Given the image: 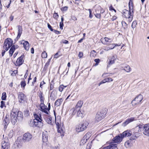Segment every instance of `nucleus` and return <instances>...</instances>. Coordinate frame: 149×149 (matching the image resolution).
Returning a JSON list of instances; mask_svg holds the SVG:
<instances>
[{
	"instance_id": "nucleus-3",
	"label": "nucleus",
	"mask_w": 149,
	"mask_h": 149,
	"mask_svg": "<svg viewBox=\"0 0 149 149\" xmlns=\"http://www.w3.org/2000/svg\"><path fill=\"white\" fill-rule=\"evenodd\" d=\"M88 123L87 121H84L83 123L77 125L76 127V130L77 132H81L86 130L88 126Z\"/></svg>"
},
{
	"instance_id": "nucleus-45",
	"label": "nucleus",
	"mask_w": 149,
	"mask_h": 149,
	"mask_svg": "<svg viewBox=\"0 0 149 149\" xmlns=\"http://www.w3.org/2000/svg\"><path fill=\"white\" fill-rule=\"evenodd\" d=\"M117 57L116 55H115L113 56L111 58H109V59L111 61H113L114 62L115 60L117 58Z\"/></svg>"
},
{
	"instance_id": "nucleus-28",
	"label": "nucleus",
	"mask_w": 149,
	"mask_h": 149,
	"mask_svg": "<svg viewBox=\"0 0 149 149\" xmlns=\"http://www.w3.org/2000/svg\"><path fill=\"white\" fill-rule=\"evenodd\" d=\"M23 46L25 49L28 51L29 48V43L27 41H24L23 43Z\"/></svg>"
},
{
	"instance_id": "nucleus-25",
	"label": "nucleus",
	"mask_w": 149,
	"mask_h": 149,
	"mask_svg": "<svg viewBox=\"0 0 149 149\" xmlns=\"http://www.w3.org/2000/svg\"><path fill=\"white\" fill-rule=\"evenodd\" d=\"M44 119L49 124H52V118L49 115L45 116Z\"/></svg>"
},
{
	"instance_id": "nucleus-22",
	"label": "nucleus",
	"mask_w": 149,
	"mask_h": 149,
	"mask_svg": "<svg viewBox=\"0 0 149 149\" xmlns=\"http://www.w3.org/2000/svg\"><path fill=\"white\" fill-rule=\"evenodd\" d=\"M122 136L124 137H128L131 135L132 134V132L129 130H127L123 132L122 134H120Z\"/></svg>"
},
{
	"instance_id": "nucleus-46",
	"label": "nucleus",
	"mask_w": 149,
	"mask_h": 149,
	"mask_svg": "<svg viewBox=\"0 0 149 149\" xmlns=\"http://www.w3.org/2000/svg\"><path fill=\"white\" fill-rule=\"evenodd\" d=\"M53 17L54 19H57L59 17V15L57 13H54L53 14Z\"/></svg>"
},
{
	"instance_id": "nucleus-7",
	"label": "nucleus",
	"mask_w": 149,
	"mask_h": 149,
	"mask_svg": "<svg viewBox=\"0 0 149 149\" xmlns=\"http://www.w3.org/2000/svg\"><path fill=\"white\" fill-rule=\"evenodd\" d=\"M136 127L134 129V132H133V135L132 136L130 139L127 142H126L125 143H127L128 145L130 144L129 142H130L132 140H135L139 136V132H138V129H137Z\"/></svg>"
},
{
	"instance_id": "nucleus-18",
	"label": "nucleus",
	"mask_w": 149,
	"mask_h": 149,
	"mask_svg": "<svg viewBox=\"0 0 149 149\" xmlns=\"http://www.w3.org/2000/svg\"><path fill=\"white\" fill-rule=\"evenodd\" d=\"M143 133L144 135L149 136V123L143 126Z\"/></svg>"
},
{
	"instance_id": "nucleus-59",
	"label": "nucleus",
	"mask_w": 149,
	"mask_h": 149,
	"mask_svg": "<svg viewBox=\"0 0 149 149\" xmlns=\"http://www.w3.org/2000/svg\"><path fill=\"white\" fill-rule=\"evenodd\" d=\"M104 49L105 50L108 51L111 50V49H110L109 47L108 46V47H105L104 48Z\"/></svg>"
},
{
	"instance_id": "nucleus-5",
	"label": "nucleus",
	"mask_w": 149,
	"mask_h": 149,
	"mask_svg": "<svg viewBox=\"0 0 149 149\" xmlns=\"http://www.w3.org/2000/svg\"><path fill=\"white\" fill-rule=\"evenodd\" d=\"M13 41L10 38H7L4 41L3 48L7 51L8 49L12 46L13 44Z\"/></svg>"
},
{
	"instance_id": "nucleus-29",
	"label": "nucleus",
	"mask_w": 149,
	"mask_h": 149,
	"mask_svg": "<svg viewBox=\"0 0 149 149\" xmlns=\"http://www.w3.org/2000/svg\"><path fill=\"white\" fill-rule=\"evenodd\" d=\"M18 35L17 37V38H19L22 33V27L20 26H18Z\"/></svg>"
},
{
	"instance_id": "nucleus-13",
	"label": "nucleus",
	"mask_w": 149,
	"mask_h": 149,
	"mask_svg": "<svg viewBox=\"0 0 149 149\" xmlns=\"http://www.w3.org/2000/svg\"><path fill=\"white\" fill-rule=\"evenodd\" d=\"M101 41L103 44L104 45H109L110 43L112 42L113 39L108 37L102 38L101 39Z\"/></svg>"
},
{
	"instance_id": "nucleus-60",
	"label": "nucleus",
	"mask_w": 149,
	"mask_h": 149,
	"mask_svg": "<svg viewBox=\"0 0 149 149\" xmlns=\"http://www.w3.org/2000/svg\"><path fill=\"white\" fill-rule=\"evenodd\" d=\"M36 81V77H35L33 79V80L32 82V85L34 86V83Z\"/></svg>"
},
{
	"instance_id": "nucleus-57",
	"label": "nucleus",
	"mask_w": 149,
	"mask_h": 149,
	"mask_svg": "<svg viewBox=\"0 0 149 149\" xmlns=\"http://www.w3.org/2000/svg\"><path fill=\"white\" fill-rule=\"evenodd\" d=\"M63 22H60V29H63Z\"/></svg>"
},
{
	"instance_id": "nucleus-9",
	"label": "nucleus",
	"mask_w": 149,
	"mask_h": 149,
	"mask_svg": "<svg viewBox=\"0 0 149 149\" xmlns=\"http://www.w3.org/2000/svg\"><path fill=\"white\" fill-rule=\"evenodd\" d=\"M10 144L8 138H5L1 142V149H9Z\"/></svg>"
},
{
	"instance_id": "nucleus-35",
	"label": "nucleus",
	"mask_w": 149,
	"mask_h": 149,
	"mask_svg": "<svg viewBox=\"0 0 149 149\" xmlns=\"http://www.w3.org/2000/svg\"><path fill=\"white\" fill-rule=\"evenodd\" d=\"M50 99L52 100H54L56 99V97L53 93V91L52 92L50 96Z\"/></svg>"
},
{
	"instance_id": "nucleus-15",
	"label": "nucleus",
	"mask_w": 149,
	"mask_h": 149,
	"mask_svg": "<svg viewBox=\"0 0 149 149\" xmlns=\"http://www.w3.org/2000/svg\"><path fill=\"white\" fill-rule=\"evenodd\" d=\"M24 56L22 55L17 59L15 65L16 66H20L24 62Z\"/></svg>"
},
{
	"instance_id": "nucleus-34",
	"label": "nucleus",
	"mask_w": 149,
	"mask_h": 149,
	"mask_svg": "<svg viewBox=\"0 0 149 149\" xmlns=\"http://www.w3.org/2000/svg\"><path fill=\"white\" fill-rule=\"evenodd\" d=\"M137 129H138V132L140 133L142 130H143V125H140L136 126Z\"/></svg>"
},
{
	"instance_id": "nucleus-21",
	"label": "nucleus",
	"mask_w": 149,
	"mask_h": 149,
	"mask_svg": "<svg viewBox=\"0 0 149 149\" xmlns=\"http://www.w3.org/2000/svg\"><path fill=\"white\" fill-rule=\"evenodd\" d=\"M18 98L19 102H22L24 101L25 98L24 94L22 92H19L18 95Z\"/></svg>"
},
{
	"instance_id": "nucleus-43",
	"label": "nucleus",
	"mask_w": 149,
	"mask_h": 149,
	"mask_svg": "<svg viewBox=\"0 0 149 149\" xmlns=\"http://www.w3.org/2000/svg\"><path fill=\"white\" fill-rule=\"evenodd\" d=\"M92 145V141L88 143L86 148L87 149H90L91 148Z\"/></svg>"
},
{
	"instance_id": "nucleus-8",
	"label": "nucleus",
	"mask_w": 149,
	"mask_h": 149,
	"mask_svg": "<svg viewBox=\"0 0 149 149\" xmlns=\"http://www.w3.org/2000/svg\"><path fill=\"white\" fill-rule=\"evenodd\" d=\"M106 113L105 112H104V111L102 110L98 112L95 116V121L98 122L100 121L105 117Z\"/></svg>"
},
{
	"instance_id": "nucleus-33",
	"label": "nucleus",
	"mask_w": 149,
	"mask_h": 149,
	"mask_svg": "<svg viewBox=\"0 0 149 149\" xmlns=\"http://www.w3.org/2000/svg\"><path fill=\"white\" fill-rule=\"evenodd\" d=\"M87 140L85 138H83L81 140L80 142V145L82 146L86 142Z\"/></svg>"
},
{
	"instance_id": "nucleus-30",
	"label": "nucleus",
	"mask_w": 149,
	"mask_h": 149,
	"mask_svg": "<svg viewBox=\"0 0 149 149\" xmlns=\"http://www.w3.org/2000/svg\"><path fill=\"white\" fill-rule=\"evenodd\" d=\"M123 70L127 72H130L131 70V69L130 66L127 65L124 67Z\"/></svg>"
},
{
	"instance_id": "nucleus-61",
	"label": "nucleus",
	"mask_w": 149,
	"mask_h": 149,
	"mask_svg": "<svg viewBox=\"0 0 149 149\" xmlns=\"http://www.w3.org/2000/svg\"><path fill=\"white\" fill-rule=\"evenodd\" d=\"M62 42L63 43L65 44H68L69 42L68 41L66 40H62Z\"/></svg>"
},
{
	"instance_id": "nucleus-47",
	"label": "nucleus",
	"mask_w": 149,
	"mask_h": 149,
	"mask_svg": "<svg viewBox=\"0 0 149 149\" xmlns=\"http://www.w3.org/2000/svg\"><path fill=\"white\" fill-rule=\"evenodd\" d=\"M68 6H65L61 8V10L62 11H65L68 10Z\"/></svg>"
},
{
	"instance_id": "nucleus-4",
	"label": "nucleus",
	"mask_w": 149,
	"mask_h": 149,
	"mask_svg": "<svg viewBox=\"0 0 149 149\" xmlns=\"http://www.w3.org/2000/svg\"><path fill=\"white\" fill-rule=\"evenodd\" d=\"M55 116V114H54ZM55 123L56 124V127L57 129V131L58 133H60V135L63 137L64 136V133L65 132V130L64 127H63V126H62L61 124H60V120H57L56 118V116H55Z\"/></svg>"
},
{
	"instance_id": "nucleus-62",
	"label": "nucleus",
	"mask_w": 149,
	"mask_h": 149,
	"mask_svg": "<svg viewBox=\"0 0 149 149\" xmlns=\"http://www.w3.org/2000/svg\"><path fill=\"white\" fill-rule=\"evenodd\" d=\"M28 70H27L26 71V73L24 75V78L25 79L26 78L28 75Z\"/></svg>"
},
{
	"instance_id": "nucleus-42",
	"label": "nucleus",
	"mask_w": 149,
	"mask_h": 149,
	"mask_svg": "<svg viewBox=\"0 0 149 149\" xmlns=\"http://www.w3.org/2000/svg\"><path fill=\"white\" fill-rule=\"evenodd\" d=\"M41 56L42 58H45L47 57V53L45 51H43L41 54Z\"/></svg>"
},
{
	"instance_id": "nucleus-16",
	"label": "nucleus",
	"mask_w": 149,
	"mask_h": 149,
	"mask_svg": "<svg viewBox=\"0 0 149 149\" xmlns=\"http://www.w3.org/2000/svg\"><path fill=\"white\" fill-rule=\"evenodd\" d=\"M123 139V136L121 134L118 136H116L112 139V141L114 143H120Z\"/></svg>"
},
{
	"instance_id": "nucleus-27",
	"label": "nucleus",
	"mask_w": 149,
	"mask_h": 149,
	"mask_svg": "<svg viewBox=\"0 0 149 149\" xmlns=\"http://www.w3.org/2000/svg\"><path fill=\"white\" fill-rule=\"evenodd\" d=\"M63 100L62 98H60L57 100L55 102V105L56 107L60 106L63 102Z\"/></svg>"
},
{
	"instance_id": "nucleus-39",
	"label": "nucleus",
	"mask_w": 149,
	"mask_h": 149,
	"mask_svg": "<svg viewBox=\"0 0 149 149\" xmlns=\"http://www.w3.org/2000/svg\"><path fill=\"white\" fill-rule=\"evenodd\" d=\"M6 95L5 92H3L2 94L1 97V99L3 100H5L6 99Z\"/></svg>"
},
{
	"instance_id": "nucleus-40",
	"label": "nucleus",
	"mask_w": 149,
	"mask_h": 149,
	"mask_svg": "<svg viewBox=\"0 0 149 149\" xmlns=\"http://www.w3.org/2000/svg\"><path fill=\"white\" fill-rule=\"evenodd\" d=\"M90 56L91 57H94L96 55V52L94 50H92L90 53Z\"/></svg>"
},
{
	"instance_id": "nucleus-54",
	"label": "nucleus",
	"mask_w": 149,
	"mask_h": 149,
	"mask_svg": "<svg viewBox=\"0 0 149 149\" xmlns=\"http://www.w3.org/2000/svg\"><path fill=\"white\" fill-rule=\"evenodd\" d=\"M13 130L10 131L9 134V137L11 138L13 136Z\"/></svg>"
},
{
	"instance_id": "nucleus-23",
	"label": "nucleus",
	"mask_w": 149,
	"mask_h": 149,
	"mask_svg": "<svg viewBox=\"0 0 149 149\" xmlns=\"http://www.w3.org/2000/svg\"><path fill=\"white\" fill-rule=\"evenodd\" d=\"M134 117H131L127 119L126 121L124 122L122 124V125L123 126H126L129 123L134 121Z\"/></svg>"
},
{
	"instance_id": "nucleus-20",
	"label": "nucleus",
	"mask_w": 149,
	"mask_h": 149,
	"mask_svg": "<svg viewBox=\"0 0 149 149\" xmlns=\"http://www.w3.org/2000/svg\"><path fill=\"white\" fill-rule=\"evenodd\" d=\"M70 111L71 112H72V114L73 115H75L76 113L77 112V116L80 117L81 118H82L84 117L83 114V113L81 112V111H80V110H76V111H74V110H72V109H71Z\"/></svg>"
},
{
	"instance_id": "nucleus-53",
	"label": "nucleus",
	"mask_w": 149,
	"mask_h": 149,
	"mask_svg": "<svg viewBox=\"0 0 149 149\" xmlns=\"http://www.w3.org/2000/svg\"><path fill=\"white\" fill-rule=\"evenodd\" d=\"M47 26L48 29H49L51 31H54V29L52 28V26L49 23H47Z\"/></svg>"
},
{
	"instance_id": "nucleus-51",
	"label": "nucleus",
	"mask_w": 149,
	"mask_h": 149,
	"mask_svg": "<svg viewBox=\"0 0 149 149\" xmlns=\"http://www.w3.org/2000/svg\"><path fill=\"white\" fill-rule=\"evenodd\" d=\"M83 56V53L82 52H79L78 54V57L79 58H81Z\"/></svg>"
},
{
	"instance_id": "nucleus-1",
	"label": "nucleus",
	"mask_w": 149,
	"mask_h": 149,
	"mask_svg": "<svg viewBox=\"0 0 149 149\" xmlns=\"http://www.w3.org/2000/svg\"><path fill=\"white\" fill-rule=\"evenodd\" d=\"M23 114L22 112L18 111L15 109L13 108L11 112L10 119L12 123L15 125L17 120H21L23 118Z\"/></svg>"
},
{
	"instance_id": "nucleus-26",
	"label": "nucleus",
	"mask_w": 149,
	"mask_h": 149,
	"mask_svg": "<svg viewBox=\"0 0 149 149\" xmlns=\"http://www.w3.org/2000/svg\"><path fill=\"white\" fill-rule=\"evenodd\" d=\"M18 47V46L17 45L15 46V45H13L9 50V54L10 56H11L14 52L15 49H17Z\"/></svg>"
},
{
	"instance_id": "nucleus-19",
	"label": "nucleus",
	"mask_w": 149,
	"mask_h": 149,
	"mask_svg": "<svg viewBox=\"0 0 149 149\" xmlns=\"http://www.w3.org/2000/svg\"><path fill=\"white\" fill-rule=\"evenodd\" d=\"M83 104V102L82 101L80 100L79 101L77 104L75 108H73L72 109V110L76 111L77 110H80L82 106V105Z\"/></svg>"
},
{
	"instance_id": "nucleus-2",
	"label": "nucleus",
	"mask_w": 149,
	"mask_h": 149,
	"mask_svg": "<svg viewBox=\"0 0 149 149\" xmlns=\"http://www.w3.org/2000/svg\"><path fill=\"white\" fill-rule=\"evenodd\" d=\"M129 10L125 9L123 10V16L126 18L129 19V21L130 22L132 20L133 18V3L130 2L129 3Z\"/></svg>"
},
{
	"instance_id": "nucleus-56",
	"label": "nucleus",
	"mask_w": 149,
	"mask_h": 149,
	"mask_svg": "<svg viewBox=\"0 0 149 149\" xmlns=\"http://www.w3.org/2000/svg\"><path fill=\"white\" fill-rule=\"evenodd\" d=\"M95 16L96 17L98 18H100L101 17V15L99 13H97L95 14Z\"/></svg>"
},
{
	"instance_id": "nucleus-12",
	"label": "nucleus",
	"mask_w": 149,
	"mask_h": 149,
	"mask_svg": "<svg viewBox=\"0 0 149 149\" xmlns=\"http://www.w3.org/2000/svg\"><path fill=\"white\" fill-rule=\"evenodd\" d=\"M34 120H30L29 123V125L30 127H37L39 128H41L42 124L40 122H38L37 123Z\"/></svg>"
},
{
	"instance_id": "nucleus-48",
	"label": "nucleus",
	"mask_w": 149,
	"mask_h": 149,
	"mask_svg": "<svg viewBox=\"0 0 149 149\" xmlns=\"http://www.w3.org/2000/svg\"><path fill=\"white\" fill-rule=\"evenodd\" d=\"M106 82H110L113 81V79L110 77H108L105 79Z\"/></svg>"
},
{
	"instance_id": "nucleus-36",
	"label": "nucleus",
	"mask_w": 149,
	"mask_h": 149,
	"mask_svg": "<svg viewBox=\"0 0 149 149\" xmlns=\"http://www.w3.org/2000/svg\"><path fill=\"white\" fill-rule=\"evenodd\" d=\"M107 62H108V65L107 66V68L109 67L111 65L114 63L113 61H111L109 59H108Z\"/></svg>"
},
{
	"instance_id": "nucleus-52",
	"label": "nucleus",
	"mask_w": 149,
	"mask_h": 149,
	"mask_svg": "<svg viewBox=\"0 0 149 149\" xmlns=\"http://www.w3.org/2000/svg\"><path fill=\"white\" fill-rule=\"evenodd\" d=\"M26 85V84L25 81H22L21 82V87H23L24 88Z\"/></svg>"
},
{
	"instance_id": "nucleus-11",
	"label": "nucleus",
	"mask_w": 149,
	"mask_h": 149,
	"mask_svg": "<svg viewBox=\"0 0 149 149\" xmlns=\"http://www.w3.org/2000/svg\"><path fill=\"white\" fill-rule=\"evenodd\" d=\"M21 141L22 140L20 138H18L13 145V149H19L20 148L22 145Z\"/></svg>"
},
{
	"instance_id": "nucleus-6",
	"label": "nucleus",
	"mask_w": 149,
	"mask_h": 149,
	"mask_svg": "<svg viewBox=\"0 0 149 149\" xmlns=\"http://www.w3.org/2000/svg\"><path fill=\"white\" fill-rule=\"evenodd\" d=\"M143 97L141 95H139L136 97L131 102L132 105L136 107L139 104L143 99Z\"/></svg>"
},
{
	"instance_id": "nucleus-55",
	"label": "nucleus",
	"mask_w": 149,
	"mask_h": 149,
	"mask_svg": "<svg viewBox=\"0 0 149 149\" xmlns=\"http://www.w3.org/2000/svg\"><path fill=\"white\" fill-rule=\"evenodd\" d=\"M4 129L5 128V129H6V127H7V125L8 124V123L6 121V118H5L4 120Z\"/></svg>"
},
{
	"instance_id": "nucleus-41",
	"label": "nucleus",
	"mask_w": 149,
	"mask_h": 149,
	"mask_svg": "<svg viewBox=\"0 0 149 149\" xmlns=\"http://www.w3.org/2000/svg\"><path fill=\"white\" fill-rule=\"evenodd\" d=\"M113 144H111L106 147H104L103 148V149H113L112 148L113 146Z\"/></svg>"
},
{
	"instance_id": "nucleus-14",
	"label": "nucleus",
	"mask_w": 149,
	"mask_h": 149,
	"mask_svg": "<svg viewBox=\"0 0 149 149\" xmlns=\"http://www.w3.org/2000/svg\"><path fill=\"white\" fill-rule=\"evenodd\" d=\"M33 115L35 118L34 120L37 122L38 123L39 122L41 123L42 124V127L43 126V121L41 118V115L40 114H34Z\"/></svg>"
},
{
	"instance_id": "nucleus-50",
	"label": "nucleus",
	"mask_w": 149,
	"mask_h": 149,
	"mask_svg": "<svg viewBox=\"0 0 149 149\" xmlns=\"http://www.w3.org/2000/svg\"><path fill=\"white\" fill-rule=\"evenodd\" d=\"M94 61L96 62L95 65H98V63L100 62V60L99 58L95 59L94 60Z\"/></svg>"
},
{
	"instance_id": "nucleus-32",
	"label": "nucleus",
	"mask_w": 149,
	"mask_h": 149,
	"mask_svg": "<svg viewBox=\"0 0 149 149\" xmlns=\"http://www.w3.org/2000/svg\"><path fill=\"white\" fill-rule=\"evenodd\" d=\"M67 86H64L62 84L60 85L58 87V90L61 92H62L63 90L64 87H66Z\"/></svg>"
},
{
	"instance_id": "nucleus-37",
	"label": "nucleus",
	"mask_w": 149,
	"mask_h": 149,
	"mask_svg": "<svg viewBox=\"0 0 149 149\" xmlns=\"http://www.w3.org/2000/svg\"><path fill=\"white\" fill-rule=\"evenodd\" d=\"M90 133L89 132H87L84 136V138L86 139H88L90 136Z\"/></svg>"
},
{
	"instance_id": "nucleus-44",
	"label": "nucleus",
	"mask_w": 149,
	"mask_h": 149,
	"mask_svg": "<svg viewBox=\"0 0 149 149\" xmlns=\"http://www.w3.org/2000/svg\"><path fill=\"white\" fill-rule=\"evenodd\" d=\"M137 23L136 21H133L132 25V27L133 29L136 26Z\"/></svg>"
},
{
	"instance_id": "nucleus-17",
	"label": "nucleus",
	"mask_w": 149,
	"mask_h": 149,
	"mask_svg": "<svg viewBox=\"0 0 149 149\" xmlns=\"http://www.w3.org/2000/svg\"><path fill=\"white\" fill-rule=\"evenodd\" d=\"M48 133L47 132H43L42 134L43 145H47V144Z\"/></svg>"
},
{
	"instance_id": "nucleus-10",
	"label": "nucleus",
	"mask_w": 149,
	"mask_h": 149,
	"mask_svg": "<svg viewBox=\"0 0 149 149\" xmlns=\"http://www.w3.org/2000/svg\"><path fill=\"white\" fill-rule=\"evenodd\" d=\"M32 135L29 132L25 133L23 135L22 140L25 143L31 141L32 138Z\"/></svg>"
},
{
	"instance_id": "nucleus-31",
	"label": "nucleus",
	"mask_w": 149,
	"mask_h": 149,
	"mask_svg": "<svg viewBox=\"0 0 149 149\" xmlns=\"http://www.w3.org/2000/svg\"><path fill=\"white\" fill-rule=\"evenodd\" d=\"M108 45L109 47L111 49H113L116 46H120V45H118L117 44L111 43H110V44Z\"/></svg>"
},
{
	"instance_id": "nucleus-38",
	"label": "nucleus",
	"mask_w": 149,
	"mask_h": 149,
	"mask_svg": "<svg viewBox=\"0 0 149 149\" xmlns=\"http://www.w3.org/2000/svg\"><path fill=\"white\" fill-rule=\"evenodd\" d=\"M122 24L123 27V28L124 29H126L127 28V24L126 23L123 21H122Z\"/></svg>"
},
{
	"instance_id": "nucleus-63",
	"label": "nucleus",
	"mask_w": 149,
	"mask_h": 149,
	"mask_svg": "<svg viewBox=\"0 0 149 149\" xmlns=\"http://www.w3.org/2000/svg\"><path fill=\"white\" fill-rule=\"evenodd\" d=\"M45 83L43 81L42 82H41L40 83V87L41 88H42V86L44 84H45Z\"/></svg>"
},
{
	"instance_id": "nucleus-64",
	"label": "nucleus",
	"mask_w": 149,
	"mask_h": 149,
	"mask_svg": "<svg viewBox=\"0 0 149 149\" xmlns=\"http://www.w3.org/2000/svg\"><path fill=\"white\" fill-rule=\"evenodd\" d=\"M42 95L43 94L41 93V92H40L39 95V97L40 98L43 97Z\"/></svg>"
},
{
	"instance_id": "nucleus-24",
	"label": "nucleus",
	"mask_w": 149,
	"mask_h": 149,
	"mask_svg": "<svg viewBox=\"0 0 149 149\" xmlns=\"http://www.w3.org/2000/svg\"><path fill=\"white\" fill-rule=\"evenodd\" d=\"M40 106L41 111L44 112L45 114H49V112L47 111L48 109L44 104H43V105H40Z\"/></svg>"
},
{
	"instance_id": "nucleus-58",
	"label": "nucleus",
	"mask_w": 149,
	"mask_h": 149,
	"mask_svg": "<svg viewBox=\"0 0 149 149\" xmlns=\"http://www.w3.org/2000/svg\"><path fill=\"white\" fill-rule=\"evenodd\" d=\"M71 19L74 21H76L77 20V18L76 17L74 16H72L71 17Z\"/></svg>"
},
{
	"instance_id": "nucleus-49",
	"label": "nucleus",
	"mask_w": 149,
	"mask_h": 149,
	"mask_svg": "<svg viewBox=\"0 0 149 149\" xmlns=\"http://www.w3.org/2000/svg\"><path fill=\"white\" fill-rule=\"evenodd\" d=\"M1 104L0 106V107L1 108H2L3 107L5 106V102L3 101H2L1 102Z\"/></svg>"
}]
</instances>
